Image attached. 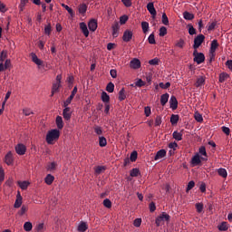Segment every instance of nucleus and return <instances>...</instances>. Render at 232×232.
Wrapping results in <instances>:
<instances>
[{
	"instance_id": "18",
	"label": "nucleus",
	"mask_w": 232,
	"mask_h": 232,
	"mask_svg": "<svg viewBox=\"0 0 232 232\" xmlns=\"http://www.w3.org/2000/svg\"><path fill=\"white\" fill-rule=\"evenodd\" d=\"M32 61L34 63V64H37V66H43V61L37 57L36 53H31Z\"/></svg>"
},
{
	"instance_id": "23",
	"label": "nucleus",
	"mask_w": 232,
	"mask_h": 232,
	"mask_svg": "<svg viewBox=\"0 0 232 232\" xmlns=\"http://www.w3.org/2000/svg\"><path fill=\"white\" fill-rule=\"evenodd\" d=\"M179 119H180V116H179L178 114H172L170 116V123L172 124V126H177Z\"/></svg>"
},
{
	"instance_id": "52",
	"label": "nucleus",
	"mask_w": 232,
	"mask_h": 232,
	"mask_svg": "<svg viewBox=\"0 0 232 232\" xmlns=\"http://www.w3.org/2000/svg\"><path fill=\"white\" fill-rule=\"evenodd\" d=\"M169 86H171V83L169 82L164 83V82H160V88H161L162 90H168V88H169Z\"/></svg>"
},
{
	"instance_id": "34",
	"label": "nucleus",
	"mask_w": 232,
	"mask_h": 232,
	"mask_svg": "<svg viewBox=\"0 0 232 232\" xmlns=\"http://www.w3.org/2000/svg\"><path fill=\"white\" fill-rule=\"evenodd\" d=\"M63 8H65V10L70 14L71 17H73L75 15V13L73 12V9L72 7L66 5V4H62Z\"/></svg>"
},
{
	"instance_id": "30",
	"label": "nucleus",
	"mask_w": 232,
	"mask_h": 232,
	"mask_svg": "<svg viewBox=\"0 0 232 232\" xmlns=\"http://www.w3.org/2000/svg\"><path fill=\"white\" fill-rule=\"evenodd\" d=\"M218 175L223 179H227V170H226L224 168H220L218 169Z\"/></svg>"
},
{
	"instance_id": "31",
	"label": "nucleus",
	"mask_w": 232,
	"mask_h": 232,
	"mask_svg": "<svg viewBox=\"0 0 232 232\" xmlns=\"http://www.w3.org/2000/svg\"><path fill=\"white\" fill-rule=\"evenodd\" d=\"M59 88H61V83L54 82L53 84L51 97H53V95H55V93H57V92H59Z\"/></svg>"
},
{
	"instance_id": "36",
	"label": "nucleus",
	"mask_w": 232,
	"mask_h": 232,
	"mask_svg": "<svg viewBox=\"0 0 232 232\" xmlns=\"http://www.w3.org/2000/svg\"><path fill=\"white\" fill-rule=\"evenodd\" d=\"M115 90V84H113V82H109L106 86V92H108L109 93H113Z\"/></svg>"
},
{
	"instance_id": "45",
	"label": "nucleus",
	"mask_w": 232,
	"mask_h": 232,
	"mask_svg": "<svg viewBox=\"0 0 232 232\" xmlns=\"http://www.w3.org/2000/svg\"><path fill=\"white\" fill-rule=\"evenodd\" d=\"M196 209L198 213H202L204 211V204L203 203H196Z\"/></svg>"
},
{
	"instance_id": "16",
	"label": "nucleus",
	"mask_w": 232,
	"mask_h": 232,
	"mask_svg": "<svg viewBox=\"0 0 232 232\" xmlns=\"http://www.w3.org/2000/svg\"><path fill=\"white\" fill-rule=\"evenodd\" d=\"M164 157H166V150L162 149L160 150L155 157H154V160H160V159H164Z\"/></svg>"
},
{
	"instance_id": "2",
	"label": "nucleus",
	"mask_w": 232,
	"mask_h": 232,
	"mask_svg": "<svg viewBox=\"0 0 232 232\" xmlns=\"http://www.w3.org/2000/svg\"><path fill=\"white\" fill-rule=\"evenodd\" d=\"M193 61L194 63H197V64H202L206 61V56L202 53H198L197 49L194 50L193 52Z\"/></svg>"
},
{
	"instance_id": "20",
	"label": "nucleus",
	"mask_w": 232,
	"mask_h": 232,
	"mask_svg": "<svg viewBox=\"0 0 232 232\" xmlns=\"http://www.w3.org/2000/svg\"><path fill=\"white\" fill-rule=\"evenodd\" d=\"M169 101V93H165L160 96V104L161 106H166Z\"/></svg>"
},
{
	"instance_id": "63",
	"label": "nucleus",
	"mask_w": 232,
	"mask_h": 232,
	"mask_svg": "<svg viewBox=\"0 0 232 232\" xmlns=\"http://www.w3.org/2000/svg\"><path fill=\"white\" fill-rule=\"evenodd\" d=\"M149 64H150L151 66H157L159 64V59L158 58H154V59L150 60L149 62Z\"/></svg>"
},
{
	"instance_id": "41",
	"label": "nucleus",
	"mask_w": 232,
	"mask_h": 232,
	"mask_svg": "<svg viewBox=\"0 0 232 232\" xmlns=\"http://www.w3.org/2000/svg\"><path fill=\"white\" fill-rule=\"evenodd\" d=\"M34 227V226L32 225V222L27 221L24 224V231H32V228Z\"/></svg>"
},
{
	"instance_id": "38",
	"label": "nucleus",
	"mask_w": 232,
	"mask_h": 232,
	"mask_svg": "<svg viewBox=\"0 0 232 232\" xmlns=\"http://www.w3.org/2000/svg\"><path fill=\"white\" fill-rule=\"evenodd\" d=\"M161 23L162 24H165V26H168V24H169V19L168 18V15L166 14V13L162 14Z\"/></svg>"
},
{
	"instance_id": "15",
	"label": "nucleus",
	"mask_w": 232,
	"mask_h": 232,
	"mask_svg": "<svg viewBox=\"0 0 232 232\" xmlns=\"http://www.w3.org/2000/svg\"><path fill=\"white\" fill-rule=\"evenodd\" d=\"M121 26L119 25V22H115L112 24V37H119V30Z\"/></svg>"
},
{
	"instance_id": "56",
	"label": "nucleus",
	"mask_w": 232,
	"mask_h": 232,
	"mask_svg": "<svg viewBox=\"0 0 232 232\" xmlns=\"http://www.w3.org/2000/svg\"><path fill=\"white\" fill-rule=\"evenodd\" d=\"M56 167H57V163L51 162L48 164L47 169H49L50 171H53V169H55Z\"/></svg>"
},
{
	"instance_id": "64",
	"label": "nucleus",
	"mask_w": 232,
	"mask_h": 232,
	"mask_svg": "<svg viewBox=\"0 0 232 232\" xmlns=\"http://www.w3.org/2000/svg\"><path fill=\"white\" fill-rule=\"evenodd\" d=\"M184 44L185 43L183 39H179V42L176 43V46L178 48H184Z\"/></svg>"
},
{
	"instance_id": "4",
	"label": "nucleus",
	"mask_w": 232,
	"mask_h": 232,
	"mask_svg": "<svg viewBox=\"0 0 232 232\" xmlns=\"http://www.w3.org/2000/svg\"><path fill=\"white\" fill-rule=\"evenodd\" d=\"M206 39V36L204 34H199L194 39V44L193 48L194 50H197L198 48H200L202 45V43H204V40Z\"/></svg>"
},
{
	"instance_id": "59",
	"label": "nucleus",
	"mask_w": 232,
	"mask_h": 232,
	"mask_svg": "<svg viewBox=\"0 0 232 232\" xmlns=\"http://www.w3.org/2000/svg\"><path fill=\"white\" fill-rule=\"evenodd\" d=\"M137 156H138L137 151L131 152L130 157V161L135 162V160H137Z\"/></svg>"
},
{
	"instance_id": "17",
	"label": "nucleus",
	"mask_w": 232,
	"mask_h": 232,
	"mask_svg": "<svg viewBox=\"0 0 232 232\" xmlns=\"http://www.w3.org/2000/svg\"><path fill=\"white\" fill-rule=\"evenodd\" d=\"M80 28H81L83 35H85L86 37H88V35H90V31H88V25H86V23L82 22L80 24Z\"/></svg>"
},
{
	"instance_id": "60",
	"label": "nucleus",
	"mask_w": 232,
	"mask_h": 232,
	"mask_svg": "<svg viewBox=\"0 0 232 232\" xmlns=\"http://www.w3.org/2000/svg\"><path fill=\"white\" fill-rule=\"evenodd\" d=\"M194 188H195V181L193 180L189 181L187 187V192L191 191V189Z\"/></svg>"
},
{
	"instance_id": "26",
	"label": "nucleus",
	"mask_w": 232,
	"mask_h": 232,
	"mask_svg": "<svg viewBox=\"0 0 232 232\" xmlns=\"http://www.w3.org/2000/svg\"><path fill=\"white\" fill-rule=\"evenodd\" d=\"M53 180H55V178L52 176V174H48L44 179V182L47 184V186H52Z\"/></svg>"
},
{
	"instance_id": "7",
	"label": "nucleus",
	"mask_w": 232,
	"mask_h": 232,
	"mask_svg": "<svg viewBox=\"0 0 232 232\" xmlns=\"http://www.w3.org/2000/svg\"><path fill=\"white\" fill-rule=\"evenodd\" d=\"M198 155H201V160L206 162L208 160V152L206 151V147L201 146L198 150Z\"/></svg>"
},
{
	"instance_id": "54",
	"label": "nucleus",
	"mask_w": 232,
	"mask_h": 232,
	"mask_svg": "<svg viewBox=\"0 0 232 232\" xmlns=\"http://www.w3.org/2000/svg\"><path fill=\"white\" fill-rule=\"evenodd\" d=\"M149 44H155L156 41H155V34H150L149 38H148Z\"/></svg>"
},
{
	"instance_id": "27",
	"label": "nucleus",
	"mask_w": 232,
	"mask_h": 232,
	"mask_svg": "<svg viewBox=\"0 0 232 232\" xmlns=\"http://www.w3.org/2000/svg\"><path fill=\"white\" fill-rule=\"evenodd\" d=\"M107 145H108V140H106V138L104 136H100L99 137V146L101 148H106Z\"/></svg>"
},
{
	"instance_id": "33",
	"label": "nucleus",
	"mask_w": 232,
	"mask_h": 232,
	"mask_svg": "<svg viewBox=\"0 0 232 232\" xmlns=\"http://www.w3.org/2000/svg\"><path fill=\"white\" fill-rule=\"evenodd\" d=\"M119 101L122 102L126 100V91L124 88H121V91L119 92Z\"/></svg>"
},
{
	"instance_id": "46",
	"label": "nucleus",
	"mask_w": 232,
	"mask_h": 232,
	"mask_svg": "<svg viewBox=\"0 0 232 232\" xmlns=\"http://www.w3.org/2000/svg\"><path fill=\"white\" fill-rule=\"evenodd\" d=\"M229 77V75H227V73L226 72H222L219 74V82H225L226 79H227Z\"/></svg>"
},
{
	"instance_id": "43",
	"label": "nucleus",
	"mask_w": 232,
	"mask_h": 232,
	"mask_svg": "<svg viewBox=\"0 0 232 232\" xmlns=\"http://www.w3.org/2000/svg\"><path fill=\"white\" fill-rule=\"evenodd\" d=\"M73 95H70V97L63 102V107L68 108L70 104H72V101H73Z\"/></svg>"
},
{
	"instance_id": "50",
	"label": "nucleus",
	"mask_w": 232,
	"mask_h": 232,
	"mask_svg": "<svg viewBox=\"0 0 232 232\" xmlns=\"http://www.w3.org/2000/svg\"><path fill=\"white\" fill-rule=\"evenodd\" d=\"M140 174V170H139V169H132L130 170V177H139Z\"/></svg>"
},
{
	"instance_id": "32",
	"label": "nucleus",
	"mask_w": 232,
	"mask_h": 232,
	"mask_svg": "<svg viewBox=\"0 0 232 232\" xmlns=\"http://www.w3.org/2000/svg\"><path fill=\"white\" fill-rule=\"evenodd\" d=\"M94 171L96 175H101V173H104V171H106V167L97 166L96 168H94Z\"/></svg>"
},
{
	"instance_id": "13",
	"label": "nucleus",
	"mask_w": 232,
	"mask_h": 232,
	"mask_svg": "<svg viewBox=\"0 0 232 232\" xmlns=\"http://www.w3.org/2000/svg\"><path fill=\"white\" fill-rule=\"evenodd\" d=\"M147 10L148 12H150V15H152V17H156L157 16V10L155 9V5H153V3H149L147 5Z\"/></svg>"
},
{
	"instance_id": "21",
	"label": "nucleus",
	"mask_w": 232,
	"mask_h": 232,
	"mask_svg": "<svg viewBox=\"0 0 232 232\" xmlns=\"http://www.w3.org/2000/svg\"><path fill=\"white\" fill-rule=\"evenodd\" d=\"M88 10V5L86 4H81L79 6H78V12L79 14H81L82 15H84V14H86Z\"/></svg>"
},
{
	"instance_id": "28",
	"label": "nucleus",
	"mask_w": 232,
	"mask_h": 232,
	"mask_svg": "<svg viewBox=\"0 0 232 232\" xmlns=\"http://www.w3.org/2000/svg\"><path fill=\"white\" fill-rule=\"evenodd\" d=\"M183 17H184V19H186V21H193V19H195V14H193L188 11H185L183 13Z\"/></svg>"
},
{
	"instance_id": "48",
	"label": "nucleus",
	"mask_w": 232,
	"mask_h": 232,
	"mask_svg": "<svg viewBox=\"0 0 232 232\" xmlns=\"http://www.w3.org/2000/svg\"><path fill=\"white\" fill-rule=\"evenodd\" d=\"M168 34V28L162 26L160 28V37H164Z\"/></svg>"
},
{
	"instance_id": "51",
	"label": "nucleus",
	"mask_w": 232,
	"mask_h": 232,
	"mask_svg": "<svg viewBox=\"0 0 232 232\" xmlns=\"http://www.w3.org/2000/svg\"><path fill=\"white\" fill-rule=\"evenodd\" d=\"M28 186H30V183L28 181L19 182V187L21 188V189H27Z\"/></svg>"
},
{
	"instance_id": "61",
	"label": "nucleus",
	"mask_w": 232,
	"mask_h": 232,
	"mask_svg": "<svg viewBox=\"0 0 232 232\" xmlns=\"http://www.w3.org/2000/svg\"><path fill=\"white\" fill-rule=\"evenodd\" d=\"M94 132L96 135H102V128L99 126H94Z\"/></svg>"
},
{
	"instance_id": "22",
	"label": "nucleus",
	"mask_w": 232,
	"mask_h": 232,
	"mask_svg": "<svg viewBox=\"0 0 232 232\" xmlns=\"http://www.w3.org/2000/svg\"><path fill=\"white\" fill-rule=\"evenodd\" d=\"M87 229H88V224L84 221L80 222V224L78 225V231L86 232Z\"/></svg>"
},
{
	"instance_id": "3",
	"label": "nucleus",
	"mask_w": 232,
	"mask_h": 232,
	"mask_svg": "<svg viewBox=\"0 0 232 232\" xmlns=\"http://www.w3.org/2000/svg\"><path fill=\"white\" fill-rule=\"evenodd\" d=\"M170 217L166 212H162L157 218H156V226L159 227L162 225V222H168Z\"/></svg>"
},
{
	"instance_id": "5",
	"label": "nucleus",
	"mask_w": 232,
	"mask_h": 232,
	"mask_svg": "<svg viewBox=\"0 0 232 232\" xmlns=\"http://www.w3.org/2000/svg\"><path fill=\"white\" fill-rule=\"evenodd\" d=\"M133 39V32L130 30H125L122 36V41L124 43H130Z\"/></svg>"
},
{
	"instance_id": "57",
	"label": "nucleus",
	"mask_w": 232,
	"mask_h": 232,
	"mask_svg": "<svg viewBox=\"0 0 232 232\" xmlns=\"http://www.w3.org/2000/svg\"><path fill=\"white\" fill-rule=\"evenodd\" d=\"M144 113L147 117H150L151 115V107L146 106L144 108Z\"/></svg>"
},
{
	"instance_id": "1",
	"label": "nucleus",
	"mask_w": 232,
	"mask_h": 232,
	"mask_svg": "<svg viewBox=\"0 0 232 232\" xmlns=\"http://www.w3.org/2000/svg\"><path fill=\"white\" fill-rule=\"evenodd\" d=\"M59 137H61V132L59 130L53 129L49 130L46 135L47 144H53V140H58Z\"/></svg>"
},
{
	"instance_id": "24",
	"label": "nucleus",
	"mask_w": 232,
	"mask_h": 232,
	"mask_svg": "<svg viewBox=\"0 0 232 232\" xmlns=\"http://www.w3.org/2000/svg\"><path fill=\"white\" fill-rule=\"evenodd\" d=\"M56 126L58 130H63V128H64V122L63 121V117L61 116L56 117Z\"/></svg>"
},
{
	"instance_id": "29",
	"label": "nucleus",
	"mask_w": 232,
	"mask_h": 232,
	"mask_svg": "<svg viewBox=\"0 0 232 232\" xmlns=\"http://www.w3.org/2000/svg\"><path fill=\"white\" fill-rule=\"evenodd\" d=\"M14 162V159L12 158V152H8L5 155V164H7V166H12Z\"/></svg>"
},
{
	"instance_id": "44",
	"label": "nucleus",
	"mask_w": 232,
	"mask_h": 232,
	"mask_svg": "<svg viewBox=\"0 0 232 232\" xmlns=\"http://www.w3.org/2000/svg\"><path fill=\"white\" fill-rule=\"evenodd\" d=\"M218 229H219V231H227V229H228L227 223V222H222L218 226Z\"/></svg>"
},
{
	"instance_id": "35",
	"label": "nucleus",
	"mask_w": 232,
	"mask_h": 232,
	"mask_svg": "<svg viewBox=\"0 0 232 232\" xmlns=\"http://www.w3.org/2000/svg\"><path fill=\"white\" fill-rule=\"evenodd\" d=\"M141 28H142L143 34H148V31L150 30V23L142 22L141 23Z\"/></svg>"
},
{
	"instance_id": "10",
	"label": "nucleus",
	"mask_w": 232,
	"mask_h": 232,
	"mask_svg": "<svg viewBox=\"0 0 232 232\" xmlns=\"http://www.w3.org/2000/svg\"><path fill=\"white\" fill-rule=\"evenodd\" d=\"M130 67L132 68V70H139L140 68V60L134 58L130 63Z\"/></svg>"
},
{
	"instance_id": "14",
	"label": "nucleus",
	"mask_w": 232,
	"mask_h": 232,
	"mask_svg": "<svg viewBox=\"0 0 232 232\" xmlns=\"http://www.w3.org/2000/svg\"><path fill=\"white\" fill-rule=\"evenodd\" d=\"M63 115L65 121H70L72 119V111L70 107H65L63 109Z\"/></svg>"
},
{
	"instance_id": "39",
	"label": "nucleus",
	"mask_w": 232,
	"mask_h": 232,
	"mask_svg": "<svg viewBox=\"0 0 232 232\" xmlns=\"http://www.w3.org/2000/svg\"><path fill=\"white\" fill-rule=\"evenodd\" d=\"M194 119H195V121H197V122H204V118L202 117V114H200L198 111L195 112Z\"/></svg>"
},
{
	"instance_id": "53",
	"label": "nucleus",
	"mask_w": 232,
	"mask_h": 232,
	"mask_svg": "<svg viewBox=\"0 0 232 232\" xmlns=\"http://www.w3.org/2000/svg\"><path fill=\"white\" fill-rule=\"evenodd\" d=\"M188 27L189 35H195V34H197V29H195L191 24H188Z\"/></svg>"
},
{
	"instance_id": "25",
	"label": "nucleus",
	"mask_w": 232,
	"mask_h": 232,
	"mask_svg": "<svg viewBox=\"0 0 232 232\" xmlns=\"http://www.w3.org/2000/svg\"><path fill=\"white\" fill-rule=\"evenodd\" d=\"M217 48H218V42L217 40H213L211 42V45H210V53H215V52H217Z\"/></svg>"
},
{
	"instance_id": "19",
	"label": "nucleus",
	"mask_w": 232,
	"mask_h": 232,
	"mask_svg": "<svg viewBox=\"0 0 232 232\" xmlns=\"http://www.w3.org/2000/svg\"><path fill=\"white\" fill-rule=\"evenodd\" d=\"M88 27L91 32H95L97 30V20L92 19L88 24Z\"/></svg>"
},
{
	"instance_id": "37",
	"label": "nucleus",
	"mask_w": 232,
	"mask_h": 232,
	"mask_svg": "<svg viewBox=\"0 0 232 232\" xmlns=\"http://www.w3.org/2000/svg\"><path fill=\"white\" fill-rule=\"evenodd\" d=\"M172 137L173 139H175V140H182V133L181 132H179L177 130H175L173 133H172Z\"/></svg>"
},
{
	"instance_id": "58",
	"label": "nucleus",
	"mask_w": 232,
	"mask_h": 232,
	"mask_svg": "<svg viewBox=\"0 0 232 232\" xmlns=\"http://www.w3.org/2000/svg\"><path fill=\"white\" fill-rule=\"evenodd\" d=\"M103 206L110 209V208H111V201L109 198L104 199Z\"/></svg>"
},
{
	"instance_id": "62",
	"label": "nucleus",
	"mask_w": 232,
	"mask_h": 232,
	"mask_svg": "<svg viewBox=\"0 0 232 232\" xmlns=\"http://www.w3.org/2000/svg\"><path fill=\"white\" fill-rule=\"evenodd\" d=\"M127 22H128V15H122L120 18L121 24H126Z\"/></svg>"
},
{
	"instance_id": "11",
	"label": "nucleus",
	"mask_w": 232,
	"mask_h": 232,
	"mask_svg": "<svg viewBox=\"0 0 232 232\" xmlns=\"http://www.w3.org/2000/svg\"><path fill=\"white\" fill-rule=\"evenodd\" d=\"M21 206H23V197L21 196V192L18 191L14 208L18 209V208H21Z\"/></svg>"
},
{
	"instance_id": "8",
	"label": "nucleus",
	"mask_w": 232,
	"mask_h": 232,
	"mask_svg": "<svg viewBox=\"0 0 232 232\" xmlns=\"http://www.w3.org/2000/svg\"><path fill=\"white\" fill-rule=\"evenodd\" d=\"M202 163V157L198 153H197L192 159H191V164L192 166H200Z\"/></svg>"
},
{
	"instance_id": "42",
	"label": "nucleus",
	"mask_w": 232,
	"mask_h": 232,
	"mask_svg": "<svg viewBox=\"0 0 232 232\" xmlns=\"http://www.w3.org/2000/svg\"><path fill=\"white\" fill-rule=\"evenodd\" d=\"M102 102H110V95H108V93L106 92H103L102 93Z\"/></svg>"
},
{
	"instance_id": "12",
	"label": "nucleus",
	"mask_w": 232,
	"mask_h": 232,
	"mask_svg": "<svg viewBox=\"0 0 232 232\" xmlns=\"http://www.w3.org/2000/svg\"><path fill=\"white\" fill-rule=\"evenodd\" d=\"M204 84H206L205 76H199L197 78V81L194 83V86H196V88H201V86H204Z\"/></svg>"
},
{
	"instance_id": "47",
	"label": "nucleus",
	"mask_w": 232,
	"mask_h": 232,
	"mask_svg": "<svg viewBox=\"0 0 232 232\" xmlns=\"http://www.w3.org/2000/svg\"><path fill=\"white\" fill-rule=\"evenodd\" d=\"M28 211V207H26L25 205H23L20 211L18 212V215L20 217H23V215H24V213H26Z\"/></svg>"
},
{
	"instance_id": "55",
	"label": "nucleus",
	"mask_w": 232,
	"mask_h": 232,
	"mask_svg": "<svg viewBox=\"0 0 232 232\" xmlns=\"http://www.w3.org/2000/svg\"><path fill=\"white\" fill-rule=\"evenodd\" d=\"M44 229H45L44 223H40L36 226L37 232H43V231H44Z\"/></svg>"
},
{
	"instance_id": "40",
	"label": "nucleus",
	"mask_w": 232,
	"mask_h": 232,
	"mask_svg": "<svg viewBox=\"0 0 232 232\" xmlns=\"http://www.w3.org/2000/svg\"><path fill=\"white\" fill-rule=\"evenodd\" d=\"M8 57V52L7 51H2L0 54V62L5 63L6 61V58Z\"/></svg>"
},
{
	"instance_id": "6",
	"label": "nucleus",
	"mask_w": 232,
	"mask_h": 232,
	"mask_svg": "<svg viewBox=\"0 0 232 232\" xmlns=\"http://www.w3.org/2000/svg\"><path fill=\"white\" fill-rule=\"evenodd\" d=\"M15 151L17 155H24V153H26V146H24L23 143H18L15 146Z\"/></svg>"
},
{
	"instance_id": "49",
	"label": "nucleus",
	"mask_w": 232,
	"mask_h": 232,
	"mask_svg": "<svg viewBox=\"0 0 232 232\" xmlns=\"http://www.w3.org/2000/svg\"><path fill=\"white\" fill-rule=\"evenodd\" d=\"M44 34L46 35H50L52 34V24H48L47 25H45Z\"/></svg>"
},
{
	"instance_id": "9",
	"label": "nucleus",
	"mask_w": 232,
	"mask_h": 232,
	"mask_svg": "<svg viewBox=\"0 0 232 232\" xmlns=\"http://www.w3.org/2000/svg\"><path fill=\"white\" fill-rule=\"evenodd\" d=\"M169 106L173 111L179 108V101H177V97H175L174 95H172L169 99Z\"/></svg>"
}]
</instances>
